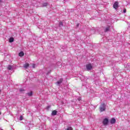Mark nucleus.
I'll list each match as a JSON object with an SVG mask.
<instances>
[{
	"instance_id": "obj_1",
	"label": "nucleus",
	"mask_w": 130,
	"mask_h": 130,
	"mask_svg": "<svg viewBox=\"0 0 130 130\" xmlns=\"http://www.w3.org/2000/svg\"><path fill=\"white\" fill-rule=\"evenodd\" d=\"M100 112H103L106 110V104L102 103L99 107Z\"/></svg>"
},
{
	"instance_id": "obj_2",
	"label": "nucleus",
	"mask_w": 130,
	"mask_h": 130,
	"mask_svg": "<svg viewBox=\"0 0 130 130\" xmlns=\"http://www.w3.org/2000/svg\"><path fill=\"white\" fill-rule=\"evenodd\" d=\"M92 68H93V67L92 66L91 63L87 64L86 65V68L87 70V71H91V70H92Z\"/></svg>"
},
{
	"instance_id": "obj_3",
	"label": "nucleus",
	"mask_w": 130,
	"mask_h": 130,
	"mask_svg": "<svg viewBox=\"0 0 130 130\" xmlns=\"http://www.w3.org/2000/svg\"><path fill=\"white\" fill-rule=\"evenodd\" d=\"M108 122H109L108 118H106L103 121V124H104V125H107L108 124Z\"/></svg>"
},
{
	"instance_id": "obj_4",
	"label": "nucleus",
	"mask_w": 130,
	"mask_h": 130,
	"mask_svg": "<svg viewBox=\"0 0 130 130\" xmlns=\"http://www.w3.org/2000/svg\"><path fill=\"white\" fill-rule=\"evenodd\" d=\"M113 8L115 10L118 8V2H115L113 5Z\"/></svg>"
},
{
	"instance_id": "obj_5",
	"label": "nucleus",
	"mask_w": 130,
	"mask_h": 130,
	"mask_svg": "<svg viewBox=\"0 0 130 130\" xmlns=\"http://www.w3.org/2000/svg\"><path fill=\"white\" fill-rule=\"evenodd\" d=\"M115 122H116V120L115 119V118H112L110 120V123H111V124H114V123H115Z\"/></svg>"
},
{
	"instance_id": "obj_6",
	"label": "nucleus",
	"mask_w": 130,
	"mask_h": 130,
	"mask_svg": "<svg viewBox=\"0 0 130 130\" xmlns=\"http://www.w3.org/2000/svg\"><path fill=\"white\" fill-rule=\"evenodd\" d=\"M63 81V79L62 78L60 79L57 82H56V84L57 85H60V84H61Z\"/></svg>"
},
{
	"instance_id": "obj_7",
	"label": "nucleus",
	"mask_w": 130,
	"mask_h": 130,
	"mask_svg": "<svg viewBox=\"0 0 130 130\" xmlns=\"http://www.w3.org/2000/svg\"><path fill=\"white\" fill-rule=\"evenodd\" d=\"M57 114V111L54 110L52 112L51 115H56Z\"/></svg>"
},
{
	"instance_id": "obj_8",
	"label": "nucleus",
	"mask_w": 130,
	"mask_h": 130,
	"mask_svg": "<svg viewBox=\"0 0 130 130\" xmlns=\"http://www.w3.org/2000/svg\"><path fill=\"white\" fill-rule=\"evenodd\" d=\"M23 67L24 69H28V68H29V63H26L24 64Z\"/></svg>"
},
{
	"instance_id": "obj_9",
	"label": "nucleus",
	"mask_w": 130,
	"mask_h": 130,
	"mask_svg": "<svg viewBox=\"0 0 130 130\" xmlns=\"http://www.w3.org/2000/svg\"><path fill=\"white\" fill-rule=\"evenodd\" d=\"M19 56H20L21 57H22V56H24V52L23 51L20 52L19 53Z\"/></svg>"
},
{
	"instance_id": "obj_10",
	"label": "nucleus",
	"mask_w": 130,
	"mask_h": 130,
	"mask_svg": "<svg viewBox=\"0 0 130 130\" xmlns=\"http://www.w3.org/2000/svg\"><path fill=\"white\" fill-rule=\"evenodd\" d=\"M110 29V26L107 27L105 29V32H108V31H109Z\"/></svg>"
},
{
	"instance_id": "obj_11",
	"label": "nucleus",
	"mask_w": 130,
	"mask_h": 130,
	"mask_svg": "<svg viewBox=\"0 0 130 130\" xmlns=\"http://www.w3.org/2000/svg\"><path fill=\"white\" fill-rule=\"evenodd\" d=\"M14 38H10L9 39V42L10 43H12V42H14Z\"/></svg>"
},
{
	"instance_id": "obj_12",
	"label": "nucleus",
	"mask_w": 130,
	"mask_h": 130,
	"mask_svg": "<svg viewBox=\"0 0 130 130\" xmlns=\"http://www.w3.org/2000/svg\"><path fill=\"white\" fill-rule=\"evenodd\" d=\"M59 27H63V23H62V22L60 21V22H59Z\"/></svg>"
},
{
	"instance_id": "obj_13",
	"label": "nucleus",
	"mask_w": 130,
	"mask_h": 130,
	"mask_svg": "<svg viewBox=\"0 0 130 130\" xmlns=\"http://www.w3.org/2000/svg\"><path fill=\"white\" fill-rule=\"evenodd\" d=\"M48 6V4L47 3H44L42 5V7H47Z\"/></svg>"
},
{
	"instance_id": "obj_14",
	"label": "nucleus",
	"mask_w": 130,
	"mask_h": 130,
	"mask_svg": "<svg viewBox=\"0 0 130 130\" xmlns=\"http://www.w3.org/2000/svg\"><path fill=\"white\" fill-rule=\"evenodd\" d=\"M27 94L28 96H32V95H33V92H32V91H30V92H28Z\"/></svg>"
},
{
	"instance_id": "obj_15",
	"label": "nucleus",
	"mask_w": 130,
	"mask_h": 130,
	"mask_svg": "<svg viewBox=\"0 0 130 130\" xmlns=\"http://www.w3.org/2000/svg\"><path fill=\"white\" fill-rule=\"evenodd\" d=\"M7 69H8V70H9V71H10L11 70H12V67L11 65H9Z\"/></svg>"
},
{
	"instance_id": "obj_16",
	"label": "nucleus",
	"mask_w": 130,
	"mask_h": 130,
	"mask_svg": "<svg viewBox=\"0 0 130 130\" xmlns=\"http://www.w3.org/2000/svg\"><path fill=\"white\" fill-rule=\"evenodd\" d=\"M20 92H21V93H23V92H25V89H19Z\"/></svg>"
},
{
	"instance_id": "obj_17",
	"label": "nucleus",
	"mask_w": 130,
	"mask_h": 130,
	"mask_svg": "<svg viewBox=\"0 0 130 130\" xmlns=\"http://www.w3.org/2000/svg\"><path fill=\"white\" fill-rule=\"evenodd\" d=\"M66 130H73V127H68Z\"/></svg>"
},
{
	"instance_id": "obj_18",
	"label": "nucleus",
	"mask_w": 130,
	"mask_h": 130,
	"mask_svg": "<svg viewBox=\"0 0 130 130\" xmlns=\"http://www.w3.org/2000/svg\"><path fill=\"white\" fill-rule=\"evenodd\" d=\"M23 119H24V118L23 117V116H20V120H23Z\"/></svg>"
},
{
	"instance_id": "obj_19",
	"label": "nucleus",
	"mask_w": 130,
	"mask_h": 130,
	"mask_svg": "<svg viewBox=\"0 0 130 130\" xmlns=\"http://www.w3.org/2000/svg\"><path fill=\"white\" fill-rule=\"evenodd\" d=\"M32 68H33L34 69H35L36 64H33L32 65Z\"/></svg>"
},
{
	"instance_id": "obj_20",
	"label": "nucleus",
	"mask_w": 130,
	"mask_h": 130,
	"mask_svg": "<svg viewBox=\"0 0 130 130\" xmlns=\"http://www.w3.org/2000/svg\"><path fill=\"white\" fill-rule=\"evenodd\" d=\"M123 13H126V9H124Z\"/></svg>"
},
{
	"instance_id": "obj_21",
	"label": "nucleus",
	"mask_w": 130,
	"mask_h": 130,
	"mask_svg": "<svg viewBox=\"0 0 130 130\" xmlns=\"http://www.w3.org/2000/svg\"><path fill=\"white\" fill-rule=\"evenodd\" d=\"M1 130H4V129H1Z\"/></svg>"
}]
</instances>
